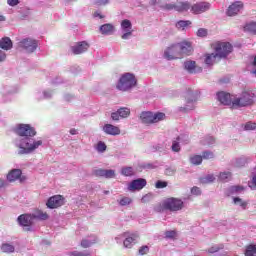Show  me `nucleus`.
<instances>
[{"instance_id":"f257e3e1","label":"nucleus","mask_w":256,"mask_h":256,"mask_svg":"<svg viewBox=\"0 0 256 256\" xmlns=\"http://www.w3.org/2000/svg\"><path fill=\"white\" fill-rule=\"evenodd\" d=\"M15 133L18 135V138L14 141L19 149L18 155H29L43 145L42 140L33 138L37 135V131L29 124H18L15 128Z\"/></svg>"},{"instance_id":"f03ea898","label":"nucleus","mask_w":256,"mask_h":256,"mask_svg":"<svg viewBox=\"0 0 256 256\" xmlns=\"http://www.w3.org/2000/svg\"><path fill=\"white\" fill-rule=\"evenodd\" d=\"M183 207H185L183 200L170 197L165 199L161 204L155 206L154 210L157 213H161L162 211H171L172 213H177V211H181Z\"/></svg>"},{"instance_id":"7ed1b4c3","label":"nucleus","mask_w":256,"mask_h":256,"mask_svg":"<svg viewBox=\"0 0 256 256\" xmlns=\"http://www.w3.org/2000/svg\"><path fill=\"white\" fill-rule=\"evenodd\" d=\"M201 97V91L189 89L185 93L186 103L183 107L179 108V111L183 113H189V111H193L197 105V101Z\"/></svg>"},{"instance_id":"20e7f679","label":"nucleus","mask_w":256,"mask_h":256,"mask_svg":"<svg viewBox=\"0 0 256 256\" xmlns=\"http://www.w3.org/2000/svg\"><path fill=\"white\" fill-rule=\"evenodd\" d=\"M150 5L152 7H160L166 11H178V13H183V11H189L191 9V3L189 2H177L176 4H165L161 5V0H151Z\"/></svg>"},{"instance_id":"39448f33","label":"nucleus","mask_w":256,"mask_h":256,"mask_svg":"<svg viewBox=\"0 0 256 256\" xmlns=\"http://www.w3.org/2000/svg\"><path fill=\"white\" fill-rule=\"evenodd\" d=\"M255 93L244 91L239 97L234 98L232 107L234 109H240V107H249L255 103Z\"/></svg>"},{"instance_id":"423d86ee","label":"nucleus","mask_w":256,"mask_h":256,"mask_svg":"<svg viewBox=\"0 0 256 256\" xmlns=\"http://www.w3.org/2000/svg\"><path fill=\"white\" fill-rule=\"evenodd\" d=\"M137 85V79H135V75L132 73L123 74L116 87L119 91H129V89H133Z\"/></svg>"},{"instance_id":"0eeeda50","label":"nucleus","mask_w":256,"mask_h":256,"mask_svg":"<svg viewBox=\"0 0 256 256\" xmlns=\"http://www.w3.org/2000/svg\"><path fill=\"white\" fill-rule=\"evenodd\" d=\"M165 113L163 112H142L140 119L145 125H151L153 123H159V121H165Z\"/></svg>"},{"instance_id":"6e6552de","label":"nucleus","mask_w":256,"mask_h":256,"mask_svg":"<svg viewBox=\"0 0 256 256\" xmlns=\"http://www.w3.org/2000/svg\"><path fill=\"white\" fill-rule=\"evenodd\" d=\"M214 50L220 59H225L233 51V45L229 42H217Z\"/></svg>"},{"instance_id":"1a4fd4ad","label":"nucleus","mask_w":256,"mask_h":256,"mask_svg":"<svg viewBox=\"0 0 256 256\" xmlns=\"http://www.w3.org/2000/svg\"><path fill=\"white\" fill-rule=\"evenodd\" d=\"M183 56H181V52L179 50L178 44H172L170 47H168L164 51V59H167V61H173L175 59H181Z\"/></svg>"},{"instance_id":"9d476101","label":"nucleus","mask_w":256,"mask_h":256,"mask_svg":"<svg viewBox=\"0 0 256 256\" xmlns=\"http://www.w3.org/2000/svg\"><path fill=\"white\" fill-rule=\"evenodd\" d=\"M19 47L26 50V53H33L39 47V43L35 39L26 38L19 42Z\"/></svg>"},{"instance_id":"9b49d317","label":"nucleus","mask_w":256,"mask_h":256,"mask_svg":"<svg viewBox=\"0 0 256 256\" xmlns=\"http://www.w3.org/2000/svg\"><path fill=\"white\" fill-rule=\"evenodd\" d=\"M187 144H189V136L182 134L172 141L171 149L174 153H179L181 151V145Z\"/></svg>"},{"instance_id":"f8f14e48","label":"nucleus","mask_w":256,"mask_h":256,"mask_svg":"<svg viewBox=\"0 0 256 256\" xmlns=\"http://www.w3.org/2000/svg\"><path fill=\"white\" fill-rule=\"evenodd\" d=\"M176 44L178 45V49L182 57L183 55H185L186 57H189V55L193 53V43L191 41L183 40Z\"/></svg>"},{"instance_id":"ddd939ff","label":"nucleus","mask_w":256,"mask_h":256,"mask_svg":"<svg viewBox=\"0 0 256 256\" xmlns=\"http://www.w3.org/2000/svg\"><path fill=\"white\" fill-rule=\"evenodd\" d=\"M48 209H57L59 207H63L65 205V198L61 195H55L48 199L47 203Z\"/></svg>"},{"instance_id":"4468645a","label":"nucleus","mask_w":256,"mask_h":256,"mask_svg":"<svg viewBox=\"0 0 256 256\" xmlns=\"http://www.w3.org/2000/svg\"><path fill=\"white\" fill-rule=\"evenodd\" d=\"M121 31L122 36L121 39L127 40L131 35H133V24H131V20L125 19L121 22Z\"/></svg>"},{"instance_id":"2eb2a0df","label":"nucleus","mask_w":256,"mask_h":256,"mask_svg":"<svg viewBox=\"0 0 256 256\" xmlns=\"http://www.w3.org/2000/svg\"><path fill=\"white\" fill-rule=\"evenodd\" d=\"M21 227H27L25 231H32L31 225H33V215L32 214H21L17 219Z\"/></svg>"},{"instance_id":"dca6fc26","label":"nucleus","mask_w":256,"mask_h":256,"mask_svg":"<svg viewBox=\"0 0 256 256\" xmlns=\"http://www.w3.org/2000/svg\"><path fill=\"white\" fill-rule=\"evenodd\" d=\"M22 174L23 172L21 169H13L7 174L6 179L10 183L17 181V179H19L20 183H23L27 178L25 176H21Z\"/></svg>"},{"instance_id":"f3484780","label":"nucleus","mask_w":256,"mask_h":256,"mask_svg":"<svg viewBox=\"0 0 256 256\" xmlns=\"http://www.w3.org/2000/svg\"><path fill=\"white\" fill-rule=\"evenodd\" d=\"M209 9H211V4L209 2H199L194 4L191 7V11L195 15H201V13H205V11H209Z\"/></svg>"},{"instance_id":"a211bd4d","label":"nucleus","mask_w":256,"mask_h":256,"mask_svg":"<svg viewBox=\"0 0 256 256\" xmlns=\"http://www.w3.org/2000/svg\"><path fill=\"white\" fill-rule=\"evenodd\" d=\"M129 115H131V109L127 107H122V108H119L116 112H113L111 114V119H113V121H119L120 118L127 119Z\"/></svg>"},{"instance_id":"6ab92c4d","label":"nucleus","mask_w":256,"mask_h":256,"mask_svg":"<svg viewBox=\"0 0 256 256\" xmlns=\"http://www.w3.org/2000/svg\"><path fill=\"white\" fill-rule=\"evenodd\" d=\"M216 97L222 105H227V106L233 107V100L235 98H233L230 93H227L224 91L218 92Z\"/></svg>"},{"instance_id":"aec40b11","label":"nucleus","mask_w":256,"mask_h":256,"mask_svg":"<svg viewBox=\"0 0 256 256\" xmlns=\"http://www.w3.org/2000/svg\"><path fill=\"white\" fill-rule=\"evenodd\" d=\"M89 49V43L87 41L77 42L74 46L71 47V51L74 55H81Z\"/></svg>"},{"instance_id":"412c9836","label":"nucleus","mask_w":256,"mask_h":256,"mask_svg":"<svg viewBox=\"0 0 256 256\" xmlns=\"http://www.w3.org/2000/svg\"><path fill=\"white\" fill-rule=\"evenodd\" d=\"M147 185V180L144 178H138L136 180H133L128 185V191H141L145 186Z\"/></svg>"},{"instance_id":"4be33fe9","label":"nucleus","mask_w":256,"mask_h":256,"mask_svg":"<svg viewBox=\"0 0 256 256\" xmlns=\"http://www.w3.org/2000/svg\"><path fill=\"white\" fill-rule=\"evenodd\" d=\"M241 9H243V2L236 1L228 7L226 15H228V17H235V15H238Z\"/></svg>"},{"instance_id":"5701e85b","label":"nucleus","mask_w":256,"mask_h":256,"mask_svg":"<svg viewBox=\"0 0 256 256\" xmlns=\"http://www.w3.org/2000/svg\"><path fill=\"white\" fill-rule=\"evenodd\" d=\"M215 157V154L211 152L210 150H206L202 152V155H194L190 157V161H202L204 160H209L213 159Z\"/></svg>"},{"instance_id":"b1692460","label":"nucleus","mask_w":256,"mask_h":256,"mask_svg":"<svg viewBox=\"0 0 256 256\" xmlns=\"http://www.w3.org/2000/svg\"><path fill=\"white\" fill-rule=\"evenodd\" d=\"M94 175L96 177H105V179H114L115 171L114 170L98 169V170L94 171Z\"/></svg>"},{"instance_id":"393cba45","label":"nucleus","mask_w":256,"mask_h":256,"mask_svg":"<svg viewBox=\"0 0 256 256\" xmlns=\"http://www.w3.org/2000/svg\"><path fill=\"white\" fill-rule=\"evenodd\" d=\"M102 130L104 133H106V135H121V129L113 124H105Z\"/></svg>"},{"instance_id":"a878e982","label":"nucleus","mask_w":256,"mask_h":256,"mask_svg":"<svg viewBox=\"0 0 256 256\" xmlns=\"http://www.w3.org/2000/svg\"><path fill=\"white\" fill-rule=\"evenodd\" d=\"M0 49H3L4 51H11V49H13V41H11V38H2L0 40Z\"/></svg>"},{"instance_id":"bb28decb","label":"nucleus","mask_w":256,"mask_h":256,"mask_svg":"<svg viewBox=\"0 0 256 256\" xmlns=\"http://www.w3.org/2000/svg\"><path fill=\"white\" fill-rule=\"evenodd\" d=\"M100 33L102 35H113L115 33V26L113 24H104L100 26Z\"/></svg>"},{"instance_id":"cd10ccee","label":"nucleus","mask_w":256,"mask_h":256,"mask_svg":"<svg viewBox=\"0 0 256 256\" xmlns=\"http://www.w3.org/2000/svg\"><path fill=\"white\" fill-rule=\"evenodd\" d=\"M32 219H38L39 221H47L49 219V214L43 212L42 210H35L32 214Z\"/></svg>"},{"instance_id":"c85d7f7f","label":"nucleus","mask_w":256,"mask_h":256,"mask_svg":"<svg viewBox=\"0 0 256 256\" xmlns=\"http://www.w3.org/2000/svg\"><path fill=\"white\" fill-rule=\"evenodd\" d=\"M138 237L139 235L137 234H131L130 236L126 237V239L123 242L124 247H126L127 249H131L135 241H137Z\"/></svg>"},{"instance_id":"c756f323","label":"nucleus","mask_w":256,"mask_h":256,"mask_svg":"<svg viewBox=\"0 0 256 256\" xmlns=\"http://www.w3.org/2000/svg\"><path fill=\"white\" fill-rule=\"evenodd\" d=\"M184 69L188 73H196L195 69L197 67L196 62L193 60H187L184 62Z\"/></svg>"},{"instance_id":"7c9ffc66","label":"nucleus","mask_w":256,"mask_h":256,"mask_svg":"<svg viewBox=\"0 0 256 256\" xmlns=\"http://www.w3.org/2000/svg\"><path fill=\"white\" fill-rule=\"evenodd\" d=\"M92 240L82 239L81 241V247L84 249H88V247H91V245H95L97 243V236H91Z\"/></svg>"},{"instance_id":"2f4dec72","label":"nucleus","mask_w":256,"mask_h":256,"mask_svg":"<svg viewBox=\"0 0 256 256\" xmlns=\"http://www.w3.org/2000/svg\"><path fill=\"white\" fill-rule=\"evenodd\" d=\"M0 249L2 253H15V246L9 243H3Z\"/></svg>"},{"instance_id":"473e14b6","label":"nucleus","mask_w":256,"mask_h":256,"mask_svg":"<svg viewBox=\"0 0 256 256\" xmlns=\"http://www.w3.org/2000/svg\"><path fill=\"white\" fill-rule=\"evenodd\" d=\"M245 256H256V245L255 244H250L246 246Z\"/></svg>"},{"instance_id":"72a5a7b5","label":"nucleus","mask_w":256,"mask_h":256,"mask_svg":"<svg viewBox=\"0 0 256 256\" xmlns=\"http://www.w3.org/2000/svg\"><path fill=\"white\" fill-rule=\"evenodd\" d=\"M244 29L248 33H252V35H256V22H250L246 24Z\"/></svg>"},{"instance_id":"f704fd0d","label":"nucleus","mask_w":256,"mask_h":256,"mask_svg":"<svg viewBox=\"0 0 256 256\" xmlns=\"http://www.w3.org/2000/svg\"><path fill=\"white\" fill-rule=\"evenodd\" d=\"M189 25H191V21H189V20H180L176 23V28L177 29H182V31H184V29H187V27H189Z\"/></svg>"},{"instance_id":"c9c22d12","label":"nucleus","mask_w":256,"mask_h":256,"mask_svg":"<svg viewBox=\"0 0 256 256\" xmlns=\"http://www.w3.org/2000/svg\"><path fill=\"white\" fill-rule=\"evenodd\" d=\"M217 57L218 55L216 52L206 55V58H205L206 65H213Z\"/></svg>"},{"instance_id":"e433bc0d","label":"nucleus","mask_w":256,"mask_h":256,"mask_svg":"<svg viewBox=\"0 0 256 256\" xmlns=\"http://www.w3.org/2000/svg\"><path fill=\"white\" fill-rule=\"evenodd\" d=\"M213 181H215V176H213V174H209L206 177L200 178V183L202 185H207L209 183H213Z\"/></svg>"},{"instance_id":"4c0bfd02","label":"nucleus","mask_w":256,"mask_h":256,"mask_svg":"<svg viewBox=\"0 0 256 256\" xmlns=\"http://www.w3.org/2000/svg\"><path fill=\"white\" fill-rule=\"evenodd\" d=\"M121 174L124 175V177H133V175H135V171L132 167H124L121 170Z\"/></svg>"},{"instance_id":"58836bf2","label":"nucleus","mask_w":256,"mask_h":256,"mask_svg":"<svg viewBox=\"0 0 256 256\" xmlns=\"http://www.w3.org/2000/svg\"><path fill=\"white\" fill-rule=\"evenodd\" d=\"M95 149L98 151V153H105V151H107V144H105L103 141H99Z\"/></svg>"},{"instance_id":"ea45409f","label":"nucleus","mask_w":256,"mask_h":256,"mask_svg":"<svg viewBox=\"0 0 256 256\" xmlns=\"http://www.w3.org/2000/svg\"><path fill=\"white\" fill-rule=\"evenodd\" d=\"M202 145H213L215 138L213 136H206L201 140Z\"/></svg>"},{"instance_id":"a19ab883","label":"nucleus","mask_w":256,"mask_h":256,"mask_svg":"<svg viewBox=\"0 0 256 256\" xmlns=\"http://www.w3.org/2000/svg\"><path fill=\"white\" fill-rule=\"evenodd\" d=\"M131 203H133V199L126 196H123L119 201V205H121L122 207H125L126 205H131Z\"/></svg>"},{"instance_id":"79ce46f5","label":"nucleus","mask_w":256,"mask_h":256,"mask_svg":"<svg viewBox=\"0 0 256 256\" xmlns=\"http://www.w3.org/2000/svg\"><path fill=\"white\" fill-rule=\"evenodd\" d=\"M233 201L235 205H239L240 207H242V209H247V202L243 201V199L235 197Z\"/></svg>"},{"instance_id":"37998d69","label":"nucleus","mask_w":256,"mask_h":256,"mask_svg":"<svg viewBox=\"0 0 256 256\" xmlns=\"http://www.w3.org/2000/svg\"><path fill=\"white\" fill-rule=\"evenodd\" d=\"M230 179H231V172H222L219 175L220 181L227 182V181H230Z\"/></svg>"},{"instance_id":"c03bdc74","label":"nucleus","mask_w":256,"mask_h":256,"mask_svg":"<svg viewBox=\"0 0 256 256\" xmlns=\"http://www.w3.org/2000/svg\"><path fill=\"white\" fill-rule=\"evenodd\" d=\"M256 123L255 122H247L244 124V131H255Z\"/></svg>"},{"instance_id":"a18cd8bd","label":"nucleus","mask_w":256,"mask_h":256,"mask_svg":"<svg viewBox=\"0 0 256 256\" xmlns=\"http://www.w3.org/2000/svg\"><path fill=\"white\" fill-rule=\"evenodd\" d=\"M229 191H230L231 194H233V193H241V191H245V187L239 186V185L232 186V187L229 188Z\"/></svg>"},{"instance_id":"49530a36","label":"nucleus","mask_w":256,"mask_h":256,"mask_svg":"<svg viewBox=\"0 0 256 256\" xmlns=\"http://www.w3.org/2000/svg\"><path fill=\"white\" fill-rule=\"evenodd\" d=\"M225 246L223 244L219 245V246H212L211 248L208 249V253H217L219 251H221V249H224Z\"/></svg>"},{"instance_id":"de8ad7c7","label":"nucleus","mask_w":256,"mask_h":256,"mask_svg":"<svg viewBox=\"0 0 256 256\" xmlns=\"http://www.w3.org/2000/svg\"><path fill=\"white\" fill-rule=\"evenodd\" d=\"M70 256H91L90 252H78V251H74V252H70L69 253Z\"/></svg>"},{"instance_id":"09e8293b","label":"nucleus","mask_w":256,"mask_h":256,"mask_svg":"<svg viewBox=\"0 0 256 256\" xmlns=\"http://www.w3.org/2000/svg\"><path fill=\"white\" fill-rule=\"evenodd\" d=\"M176 235H177V232L173 230L165 232L166 239H175Z\"/></svg>"},{"instance_id":"8fccbe9b","label":"nucleus","mask_w":256,"mask_h":256,"mask_svg":"<svg viewBox=\"0 0 256 256\" xmlns=\"http://www.w3.org/2000/svg\"><path fill=\"white\" fill-rule=\"evenodd\" d=\"M196 35L197 37H207V29L199 28Z\"/></svg>"},{"instance_id":"3c124183","label":"nucleus","mask_w":256,"mask_h":256,"mask_svg":"<svg viewBox=\"0 0 256 256\" xmlns=\"http://www.w3.org/2000/svg\"><path fill=\"white\" fill-rule=\"evenodd\" d=\"M155 186L156 189H165V187H167V182L158 180Z\"/></svg>"},{"instance_id":"603ef678","label":"nucleus","mask_w":256,"mask_h":256,"mask_svg":"<svg viewBox=\"0 0 256 256\" xmlns=\"http://www.w3.org/2000/svg\"><path fill=\"white\" fill-rule=\"evenodd\" d=\"M149 253V246H142L139 249V255H147Z\"/></svg>"},{"instance_id":"864d4df0","label":"nucleus","mask_w":256,"mask_h":256,"mask_svg":"<svg viewBox=\"0 0 256 256\" xmlns=\"http://www.w3.org/2000/svg\"><path fill=\"white\" fill-rule=\"evenodd\" d=\"M191 193L192 195H201V189L197 186H194L192 189H191Z\"/></svg>"},{"instance_id":"5fc2aeb1","label":"nucleus","mask_w":256,"mask_h":256,"mask_svg":"<svg viewBox=\"0 0 256 256\" xmlns=\"http://www.w3.org/2000/svg\"><path fill=\"white\" fill-rule=\"evenodd\" d=\"M19 0H7V4L10 6V7H17V5H19Z\"/></svg>"},{"instance_id":"6e6d98bb","label":"nucleus","mask_w":256,"mask_h":256,"mask_svg":"<svg viewBox=\"0 0 256 256\" xmlns=\"http://www.w3.org/2000/svg\"><path fill=\"white\" fill-rule=\"evenodd\" d=\"M42 95H43L42 99H51V97H53V93L49 91H44Z\"/></svg>"},{"instance_id":"4d7b16f0","label":"nucleus","mask_w":256,"mask_h":256,"mask_svg":"<svg viewBox=\"0 0 256 256\" xmlns=\"http://www.w3.org/2000/svg\"><path fill=\"white\" fill-rule=\"evenodd\" d=\"M5 59H7V54H5L3 50H0V63L3 62Z\"/></svg>"},{"instance_id":"13d9d810","label":"nucleus","mask_w":256,"mask_h":256,"mask_svg":"<svg viewBox=\"0 0 256 256\" xmlns=\"http://www.w3.org/2000/svg\"><path fill=\"white\" fill-rule=\"evenodd\" d=\"M7 187V182L0 178V189Z\"/></svg>"},{"instance_id":"bf43d9fd","label":"nucleus","mask_w":256,"mask_h":256,"mask_svg":"<svg viewBox=\"0 0 256 256\" xmlns=\"http://www.w3.org/2000/svg\"><path fill=\"white\" fill-rule=\"evenodd\" d=\"M69 133H70V135H78L79 132L77 131V129L71 128Z\"/></svg>"},{"instance_id":"052dcab7","label":"nucleus","mask_w":256,"mask_h":256,"mask_svg":"<svg viewBox=\"0 0 256 256\" xmlns=\"http://www.w3.org/2000/svg\"><path fill=\"white\" fill-rule=\"evenodd\" d=\"M107 3H109V0H105V1L99 0V1L97 2L98 5H107Z\"/></svg>"},{"instance_id":"680f3d73","label":"nucleus","mask_w":256,"mask_h":256,"mask_svg":"<svg viewBox=\"0 0 256 256\" xmlns=\"http://www.w3.org/2000/svg\"><path fill=\"white\" fill-rule=\"evenodd\" d=\"M94 17H99V19H103V15L100 12H95Z\"/></svg>"},{"instance_id":"e2e57ef3","label":"nucleus","mask_w":256,"mask_h":256,"mask_svg":"<svg viewBox=\"0 0 256 256\" xmlns=\"http://www.w3.org/2000/svg\"><path fill=\"white\" fill-rule=\"evenodd\" d=\"M7 21V18L4 15H0V23Z\"/></svg>"},{"instance_id":"0e129e2a","label":"nucleus","mask_w":256,"mask_h":256,"mask_svg":"<svg viewBox=\"0 0 256 256\" xmlns=\"http://www.w3.org/2000/svg\"><path fill=\"white\" fill-rule=\"evenodd\" d=\"M73 96H71V95H69V94H66L65 96H64V99L66 100V101H71V98H72Z\"/></svg>"},{"instance_id":"69168bd1","label":"nucleus","mask_w":256,"mask_h":256,"mask_svg":"<svg viewBox=\"0 0 256 256\" xmlns=\"http://www.w3.org/2000/svg\"><path fill=\"white\" fill-rule=\"evenodd\" d=\"M192 165H195V166L201 165V161H193V162H192Z\"/></svg>"},{"instance_id":"338daca9","label":"nucleus","mask_w":256,"mask_h":256,"mask_svg":"<svg viewBox=\"0 0 256 256\" xmlns=\"http://www.w3.org/2000/svg\"><path fill=\"white\" fill-rule=\"evenodd\" d=\"M145 169H153V166H151V164H147V165L145 166Z\"/></svg>"},{"instance_id":"774afa93","label":"nucleus","mask_w":256,"mask_h":256,"mask_svg":"<svg viewBox=\"0 0 256 256\" xmlns=\"http://www.w3.org/2000/svg\"><path fill=\"white\" fill-rule=\"evenodd\" d=\"M129 236V232H124L123 234H122V237H128Z\"/></svg>"}]
</instances>
